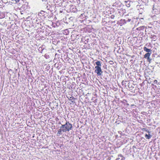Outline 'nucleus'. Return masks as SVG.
Wrapping results in <instances>:
<instances>
[{
  "label": "nucleus",
  "mask_w": 160,
  "mask_h": 160,
  "mask_svg": "<svg viewBox=\"0 0 160 160\" xmlns=\"http://www.w3.org/2000/svg\"><path fill=\"white\" fill-rule=\"evenodd\" d=\"M97 66L95 67V72L96 73L98 76L102 75V72L101 68V65L100 61H98L95 62Z\"/></svg>",
  "instance_id": "f257e3e1"
},
{
  "label": "nucleus",
  "mask_w": 160,
  "mask_h": 160,
  "mask_svg": "<svg viewBox=\"0 0 160 160\" xmlns=\"http://www.w3.org/2000/svg\"><path fill=\"white\" fill-rule=\"evenodd\" d=\"M62 125L64 128V129H65L66 131H69L71 129L72 127V125L69 122H68L67 121L66 124Z\"/></svg>",
  "instance_id": "f03ea898"
},
{
  "label": "nucleus",
  "mask_w": 160,
  "mask_h": 160,
  "mask_svg": "<svg viewBox=\"0 0 160 160\" xmlns=\"http://www.w3.org/2000/svg\"><path fill=\"white\" fill-rule=\"evenodd\" d=\"M62 126L60 127V128L58 130L57 134L58 136H60V135L62 134L63 132H66L65 129Z\"/></svg>",
  "instance_id": "7ed1b4c3"
},
{
  "label": "nucleus",
  "mask_w": 160,
  "mask_h": 160,
  "mask_svg": "<svg viewBox=\"0 0 160 160\" xmlns=\"http://www.w3.org/2000/svg\"><path fill=\"white\" fill-rule=\"evenodd\" d=\"M148 134L147 133L145 134V137L146 139H149L151 138L152 136L149 133L150 132L148 131Z\"/></svg>",
  "instance_id": "20e7f679"
},
{
  "label": "nucleus",
  "mask_w": 160,
  "mask_h": 160,
  "mask_svg": "<svg viewBox=\"0 0 160 160\" xmlns=\"http://www.w3.org/2000/svg\"><path fill=\"white\" fill-rule=\"evenodd\" d=\"M151 54V53H147L144 55V57L145 58H147V59L149 61H150L151 59L149 58V56Z\"/></svg>",
  "instance_id": "39448f33"
},
{
  "label": "nucleus",
  "mask_w": 160,
  "mask_h": 160,
  "mask_svg": "<svg viewBox=\"0 0 160 160\" xmlns=\"http://www.w3.org/2000/svg\"><path fill=\"white\" fill-rule=\"evenodd\" d=\"M125 158L122 155H120L118 156V158L116 159V160H124Z\"/></svg>",
  "instance_id": "423d86ee"
},
{
  "label": "nucleus",
  "mask_w": 160,
  "mask_h": 160,
  "mask_svg": "<svg viewBox=\"0 0 160 160\" xmlns=\"http://www.w3.org/2000/svg\"><path fill=\"white\" fill-rule=\"evenodd\" d=\"M144 50L146 51V52H148V53L150 52V53H151V50L150 49L147 48L146 47H144Z\"/></svg>",
  "instance_id": "0eeeda50"
},
{
  "label": "nucleus",
  "mask_w": 160,
  "mask_h": 160,
  "mask_svg": "<svg viewBox=\"0 0 160 160\" xmlns=\"http://www.w3.org/2000/svg\"><path fill=\"white\" fill-rule=\"evenodd\" d=\"M126 82V81H123L122 83V85L125 87H126L127 86Z\"/></svg>",
  "instance_id": "6e6552de"
},
{
  "label": "nucleus",
  "mask_w": 160,
  "mask_h": 160,
  "mask_svg": "<svg viewBox=\"0 0 160 160\" xmlns=\"http://www.w3.org/2000/svg\"><path fill=\"white\" fill-rule=\"evenodd\" d=\"M54 3H56L59 2L61 0H53Z\"/></svg>",
  "instance_id": "1a4fd4ad"
},
{
  "label": "nucleus",
  "mask_w": 160,
  "mask_h": 160,
  "mask_svg": "<svg viewBox=\"0 0 160 160\" xmlns=\"http://www.w3.org/2000/svg\"><path fill=\"white\" fill-rule=\"evenodd\" d=\"M142 131L143 132H147V130L146 128H143L142 129Z\"/></svg>",
  "instance_id": "9d476101"
},
{
  "label": "nucleus",
  "mask_w": 160,
  "mask_h": 160,
  "mask_svg": "<svg viewBox=\"0 0 160 160\" xmlns=\"http://www.w3.org/2000/svg\"><path fill=\"white\" fill-rule=\"evenodd\" d=\"M109 63L111 64H113V61H109Z\"/></svg>",
  "instance_id": "9b49d317"
},
{
  "label": "nucleus",
  "mask_w": 160,
  "mask_h": 160,
  "mask_svg": "<svg viewBox=\"0 0 160 160\" xmlns=\"http://www.w3.org/2000/svg\"><path fill=\"white\" fill-rule=\"evenodd\" d=\"M50 7V5H49L47 7V8L48 9H49V8Z\"/></svg>",
  "instance_id": "f8f14e48"
},
{
  "label": "nucleus",
  "mask_w": 160,
  "mask_h": 160,
  "mask_svg": "<svg viewBox=\"0 0 160 160\" xmlns=\"http://www.w3.org/2000/svg\"><path fill=\"white\" fill-rule=\"evenodd\" d=\"M126 5L128 7H130V5L129 3H128Z\"/></svg>",
  "instance_id": "ddd939ff"
},
{
  "label": "nucleus",
  "mask_w": 160,
  "mask_h": 160,
  "mask_svg": "<svg viewBox=\"0 0 160 160\" xmlns=\"http://www.w3.org/2000/svg\"><path fill=\"white\" fill-rule=\"evenodd\" d=\"M158 81L157 80H155L154 81V82L155 83H157V82Z\"/></svg>",
  "instance_id": "4468645a"
},
{
  "label": "nucleus",
  "mask_w": 160,
  "mask_h": 160,
  "mask_svg": "<svg viewBox=\"0 0 160 160\" xmlns=\"http://www.w3.org/2000/svg\"><path fill=\"white\" fill-rule=\"evenodd\" d=\"M16 2H18L20 0H14Z\"/></svg>",
  "instance_id": "2eb2a0df"
}]
</instances>
